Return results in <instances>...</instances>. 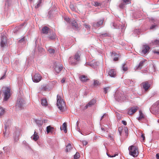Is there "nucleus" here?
I'll list each match as a JSON object with an SVG mask.
<instances>
[{
	"mask_svg": "<svg viewBox=\"0 0 159 159\" xmlns=\"http://www.w3.org/2000/svg\"><path fill=\"white\" fill-rule=\"evenodd\" d=\"M57 106L58 108L61 112L63 111L66 108L65 102L59 95L57 96Z\"/></svg>",
	"mask_w": 159,
	"mask_h": 159,
	"instance_id": "1",
	"label": "nucleus"
},
{
	"mask_svg": "<svg viewBox=\"0 0 159 159\" xmlns=\"http://www.w3.org/2000/svg\"><path fill=\"white\" fill-rule=\"evenodd\" d=\"M129 155L134 157H137L139 154V149L138 148L134 146L131 145L129 146L128 148Z\"/></svg>",
	"mask_w": 159,
	"mask_h": 159,
	"instance_id": "2",
	"label": "nucleus"
},
{
	"mask_svg": "<svg viewBox=\"0 0 159 159\" xmlns=\"http://www.w3.org/2000/svg\"><path fill=\"white\" fill-rule=\"evenodd\" d=\"M16 110H20L23 108L25 106V102L22 97H18L16 103Z\"/></svg>",
	"mask_w": 159,
	"mask_h": 159,
	"instance_id": "3",
	"label": "nucleus"
},
{
	"mask_svg": "<svg viewBox=\"0 0 159 159\" xmlns=\"http://www.w3.org/2000/svg\"><path fill=\"white\" fill-rule=\"evenodd\" d=\"M151 112L153 114L159 113V100L154 104L150 108Z\"/></svg>",
	"mask_w": 159,
	"mask_h": 159,
	"instance_id": "4",
	"label": "nucleus"
},
{
	"mask_svg": "<svg viewBox=\"0 0 159 159\" xmlns=\"http://www.w3.org/2000/svg\"><path fill=\"white\" fill-rule=\"evenodd\" d=\"M80 51H78L75 54L74 58L70 57L69 59V62L71 65H75L76 63V62L74 61V60H76L77 61H79L80 59Z\"/></svg>",
	"mask_w": 159,
	"mask_h": 159,
	"instance_id": "5",
	"label": "nucleus"
},
{
	"mask_svg": "<svg viewBox=\"0 0 159 159\" xmlns=\"http://www.w3.org/2000/svg\"><path fill=\"white\" fill-rule=\"evenodd\" d=\"M3 89H4L3 93L4 94V100L7 101L10 96V89L9 88L7 87H5Z\"/></svg>",
	"mask_w": 159,
	"mask_h": 159,
	"instance_id": "6",
	"label": "nucleus"
},
{
	"mask_svg": "<svg viewBox=\"0 0 159 159\" xmlns=\"http://www.w3.org/2000/svg\"><path fill=\"white\" fill-rule=\"evenodd\" d=\"M141 85L145 91H147L151 86L150 84L148 81L144 82L142 83L141 84Z\"/></svg>",
	"mask_w": 159,
	"mask_h": 159,
	"instance_id": "7",
	"label": "nucleus"
},
{
	"mask_svg": "<svg viewBox=\"0 0 159 159\" xmlns=\"http://www.w3.org/2000/svg\"><path fill=\"white\" fill-rule=\"evenodd\" d=\"M63 68L62 65L60 63H55L54 70L57 73H59Z\"/></svg>",
	"mask_w": 159,
	"mask_h": 159,
	"instance_id": "8",
	"label": "nucleus"
},
{
	"mask_svg": "<svg viewBox=\"0 0 159 159\" xmlns=\"http://www.w3.org/2000/svg\"><path fill=\"white\" fill-rule=\"evenodd\" d=\"M42 77L41 75L38 73H36L32 78L33 81L34 82H39L41 80Z\"/></svg>",
	"mask_w": 159,
	"mask_h": 159,
	"instance_id": "9",
	"label": "nucleus"
},
{
	"mask_svg": "<svg viewBox=\"0 0 159 159\" xmlns=\"http://www.w3.org/2000/svg\"><path fill=\"white\" fill-rule=\"evenodd\" d=\"M103 21L104 20H101L97 23H93L92 25L95 28H98L102 25Z\"/></svg>",
	"mask_w": 159,
	"mask_h": 159,
	"instance_id": "10",
	"label": "nucleus"
},
{
	"mask_svg": "<svg viewBox=\"0 0 159 159\" xmlns=\"http://www.w3.org/2000/svg\"><path fill=\"white\" fill-rule=\"evenodd\" d=\"M138 109L139 107L137 106L132 107L128 110V114L129 115H132L136 112Z\"/></svg>",
	"mask_w": 159,
	"mask_h": 159,
	"instance_id": "11",
	"label": "nucleus"
},
{
	"mask_svg": "<svg viewBox=\"0 0 159 159\" xmlns=\"http://www.w3.org/2000/svg\"><path fill=\"white\" fill-rule=\"evenodd\" d=\"M119 55L114 52H112L111 54V57L115 61H117L118 60Z\"/></svg>",
	"mask_w": 159,
	"mask_h": 159,
	"instance_id": "12",
	"label": "nucleus"
},
{
	"mask_svg": "<svg viewBox=\"0 0 159 159\" xmlns=\"http://www.w3.org/2000/svg\"><path fill=\"white\" fill-rule=\"evenodd\" d=\"M96 101L95 99H94L91 100L85 106V108H87L88 107H91L94 105L96 102Z\"/></svg>",
	"mask_w": 159,
	"mask_h": 159,
	"instance_id": "13",
	"label": "nucleus"
},
{
	"mask_svg": "<svg viewBox=\"0 0 159 159\" xmlns=\"http://www.w3.org/2000/svg\"><path fill=\"white\" fill-rule=\"evenodd\" d=\"M7 41L5 37L3 36L1 37V46L2 47H4L7 43Z\"/></svg>",
	"mask_w": 159,
	"mask_h": 159,
	"instance_id": "14",
	"label": "nucleus"
},
{
	"mask_svg": "<svg viewBox=\"0 0 159 159\" xmlns=\"http://www.w3.org/2000/svg\"><path fill=\"white\" fill-rule=\"evenodd\" d=\"M150 48L147 45H144L143 47L142 52L144 54H145L148 52Z\"/></svg>",
	"mask_w": 159,
	"mask_h": 159,
	"instance_id": "15",
	"label": "nucleus"
},
{
	"mask_svg": "<svg viewBox=\"0 0 159 159\" xmlns=\"http://www.w3.org/2000/svg\"><path fill=\"white\" fill-rule=\"evenodd\" d=\"M109 75L111 77H114L116 76V71L115 69H111L108 71Z\"/></svg>",
	"mask_w": 159,
	"mask_h": 159,
	"instance_id": "16",
	"label": "nucleus"
},
{
	"mask_svg": "<svg viewBox=\"0 0 159 159\" xmlns=\"http://www.w3.org/2000/svg\"><path fill=\"white\" fill-rule=\"evenodd\" d=\"M144 62V61H141L139 63V64L135 67L134 69L135 70H140L143 66Z\"/></svg>",
	"mask_w": 159,
	"mask_h": 159,
	"instance_id": "17",
	"label": "nucleus"
},
{
	"mask_svg": "<svg viewBox=\"0 0 159 159\" xmlns=\"http://www.w3.org/2000/svg\"><path fill=\"white\" fill-rule=\"evenodd\" d=\"M80 80L82 82H86L87 80H89V79L87 76L85 75H82L80 76Z\"/></svg>",
	"mask_w": 159,
	"mask_h": 159,
	"instance_id": "18",
	"label": "nucleus"
},
{
	"mask_svg": "<svg viewBox=\"0 0 159 159\" xmlns=\"http://www.w3.org/2000/svg\"><path fill=\"white\" fill-rule=\"evenodd\" d=\"M33 140L35 141H37L39 138V136L38 135V133L35 131L34 132V134L33 136L31 137Z\"/></svg>",
	"mask_w": 159,
	"mask_h": 159,
	"instance_id": "19",
	"label": "nucleus"
},
{
	"mask_svg": "<svg viewBox=\"0 0 159 159\" xmlns=\"http://www.w3.org/2000/svg\"><path fill=\"white\" fill-rule=\"evenodd\" d=\"M71 24L72 26L74 27L75 28L77 29L79 27L78 25L75 20H72L71 21Z\"/></svg>",
	"mask_w": 159,
	"mask_h": 159,
	"instance_id": "20",
	"label": "nucleus"
},
{
	"mask_svg": "<svg viewBox=\"0 0 159 159\" xmlns=\"http://www.w3.org/2000/svg\"><path fill=\"white\" fill-rule=\"evenodd\" d=\"M49 28L47 27L44 26L43 27L42 29V32L43 34H47L49 31Z\"/></svg>",
	"mask_w": 159,
	"mask_h": 159,
	"instance_id": "21",
	"label": "nucleus"
},
{
	"mask_svg": "<svg viewBox=\"0 0 159 159\" xmlns=\"http://www.w3.org/2000/svg\"><path fill=\"white\" fill-rule=\"evenodd\" d=\"M66 127V123H64L63 124L62 126L61 127L60 129L61 130H64V132L65 133H66L67 132Z\"/></svg>",
	"mask_w": 159,
	"mask_h": 159,
	"instance_id": "22",
	"label": "nucleus"
},
{
	"mask_svg": "<svg viewBox=\"0 0 159 159\" xmlns=\"http://www.w3.org/2000/svg\"><path fill=\"white\" fill-rule=\"evenodd\" d=\"M66 152H70V150L72 148V146L70 143H68L66 146Z\"/></svg>",
	"mask_w": 159,
	"mask_h": 159,
	"instance_id": "23",
	"label": "nucleus"
},
{
	"mask_svg": "<svg viewBox=\"0 0 159 159\" xmlns=\"http://www.w3.org/2000/svg\"><path fill=\"white\" fill-rule=\"evenodd\" d=\"M139 116L138 118V120H141L143 118H144L145 117V115L142 112V111H139Z\"/></svg>",
	"mask_w": 159,
	"mask_h": 159,
	"instance_id": "24",
	"label": "nucleus"
},
{
	"mask_svg": "<svg viewBox=\"0 0 159 159\" xmlns=\"http://www.w3.org/2000/svg\"><path fill=\"white\" fill-rule=\"evenodd\" d=\"M41 103L42 106H46L48 105V102L46 99H42L41 100Z\"/></svg>",
	"mask_w": 159,
	"mask_h": 159,
	"instance_id": "25",
	"label": "nucleus"
},
{
	"mask_svg": "<svg viewBox=\"0 0 159 159\" xmlns=\"http://www.w3.org/2000/svg\"><path fill=\"white\" fill-rule=\"evenodd\" d=\"M54 128L52 127L49 125L47 127V133H49L50 132H52L53 131Z\"/></svg>",
	"mask_w": 159,
	"mask_h": 159,
	"instance_id": "26",
	"label": "nucleus"
},
{
	"mask_svg": "<svg viewBox=\"0 0 159 159\" xmlns=\"http://www.w3.org/2000/svg\"><path fill=\"white\" fill-rule=\"evenodd\" d=\"M5 112V110L4 109L0 107V116L3 115Z\"/></svg>",
	"mask_w": 159,
	"mask_h": 159,
	"instance_id": "27",
	"label": "nucleus"
},
{
	"mask_svg": "<svg viewBox=\"0 0 159 159\" xmlns=\"http://www.w3.org/2000/svg\"><path fill=\"white\" fill-rule=\"evenodd\" d=\"M123 127L122 126L119 127L118 128V131H119L120 135H121L122 132L124 131Z\"/></svg>",
	"mask_w": 159,
	"mask_h": 159,
	"instance_id": "28",
	"label": "nucleus"
},
{
	"mask_svg": "<svg viewBox=\"0 0 159 159\" xmlns=\"http://www.w3.org/2000/svg\"><path fill=\"white\" fill-rule=\"evenodd\" d=\"M56 35L55 34H53L51 36H49V38L52 40H54L55 39Z\"/></svg>",
	"mask_w": 159,
	"mask_h": 159,
	"instance_id": "29",
	"label": "nucleus"
},
{
	"mask_svg": "<svg viewBox=\"0 0 159 159\" xmlns=\"http://www.w3.org/2000/svg\"><path fill=\"white\" fill-rule=\"evenodd\" d=\"M80 157V155L79 153L76 152L74 156V159H77Z\"/></svg>",
	"mask_w": 159,
	"mask_h": 159,
	"instance_id": "30",
	"label": "nucleus"
},
{
	"mask_svg": "<svg viewBox=\"0 0 159 159\" xmlns=\"http://www.w3.org/2000/svg\"><path fill=\"white\" fill-rule=\"evenodd\" d=\"M122 69L124 71H126L128 70V68L125 64H123L122 67Z\"/></svg>",
	"mask_w": 159,
	"mask_h": 159,
	"instance_id": "31",
	"label": "nucleus"
},
{
	"mask_svg": "<svg viewBox=\"0 0 159 159\" xmlns=\"http://www.w3.org/2000/svg\"><path fill=\"white\" fill-rule=\"evenodd\" d=\"M124 131L126 136H127L128 134V128L127 127H124Z\"/></svg>",
	"mask_w": 159,
	"mask_h": 159,
	"instance_id": "32",
	"label": "nucleus"
},
{
	"mask_svg": "<svg viewBox=\"0 0 159 159\" xmlns=\"http://www.w3.org/2000/svg\"><path fill=\"white\" fill-rule=\"evenodd\" d=\"M93 5L94 6L97 7L98 6H100L101 5V4L97 2H94Z\"/></svg>",
	"mask_w": 159,
	"mask_h": 159,
	"instance_id": "33",
	"label": "nucleus"
},
{
	"mask_svg": "<svg viewBox=\"0 0 159 159\" xmlns=\"http://www.w3.org/2000/svg\"><path fill=\"white\" fill-rule=\"evenodd\" d=\"M48 51L50 53H54L55 52V50L52 48H49L48 50Z\"/></svg>",
	"mask_w": 159,
	"mask_h": 159,
	"instance_id": "34",
	"label": "nucleus"
},
{
	"mask_svg": "<svg viewBox=\"0 0 159 159\" xmlns=\"http://www.w3.org/2000/svg\"><path fill=\"white\" fill-rule=\"evenodd\" d=\"M99 84V82L97 80H94L93 83V85L95 86H98Z\"/></svg>",
	"mask_w": 159,
	"mask_h": 159,
	"instance_id": "35",
	"label": "nucleus"
},
{
	"mask_svg": "<svg viewBox=\"0 0 159 159\" xmlns=\"http://www.w3.org/2000/svg\"><path fill=\"white\" fill-rule=\"evenodd\" d=\"M141 140L143 141V142H144L145 140V137L144 136V134H142L141 136Z\"/></svg>",
	"mask_w": 159,
	"mask_h": 159,
	"instance_id": "36",
	"label": "nucleus"
},
{
	"mask_svg": "<svg viewBox=\"0 0 159 159\" xmlns=\"http://www.w3.org/2000/svg\"><path fill=\"white\" fill-rule=\"evenodd\" d=\"M110 87H109L104 88V92L106 94L107 93V91L109 90Z\"/></svg>",
	"mask_w": 159,
	"mask_h": 159,
	"instance_id": "37",
	"label": "nucleus"
},
{
	"mask_svg": "<svg viewBox=\"0 0 159 159\" xmlns=\"http://www.w3.org/2000/svg\"><path fill=\"white\" fill-rule=\"evenodd\" d=\"M42 3V0H40L39 3L37 4V5L35 6V7L36 8H38L40 6V4Z\"/></svg>",
	"mask_w": 159,
	"mask_h": 159,
	"instance_id": "38",
	"label": "nucleus"
},
{
	"mask_svg": "<svg viewBox=\"0 0 159 159\" xmlns=\"http://www.w3.org/2000/svg\"><path fill=\"white\" fill-rule=\"evenodd\" d=\"M84 25L85 28H86L87 29H90V26L88 24H84Z\"/></svg>",
	"mask_w": 159,
	"mask_h": 159,
	"instance_id": "39",
	"label": "nucleus"
},
{
	"mask_svg": "<svg viewBox=\"0 0 159 159\" xmlns=\"http://www.w3.org/2000/svg\"><path fill=\"white\" fill-rule=\"evenodd\" d=\"M153 44L155 45H157L159 43V40H156L153 42Z\"/></svg>",
	"mask_w": 159,
	"mask_h": 159,
	"instance_id": "40",
	"label": "nucleus"
},
{
	"mask_svg": "<svg viewBox=\"0 0 159 159\" xmlns=\"http://www.w3.org/2000/svg\"><path fill=\"white\" fill-rule=\"evenodd\" d=\"M25 37H23L22 39H21L20 40H19V42L20 43H22L23 42H25Z\"/></svg>",
	"mask_w": 159,
	"mask_h": 159,
	"instance_id": "41",
	"label": "nucleus"
},
{
	"mask_svg": "<svg viewBox=\"0 0 159 159\" xmlns=\"http://www.w3.org/2000/svg\"><path fill=\"white\" fill-rule=\"evenodd\" d=\"M108 137L111 140L113 141L114 140L113 137L112 136H111V135H109Z\"/></svg>",
	"mask_w": 159,
	"mask_h": 159,
	"instance_id": "42",
	"label": "nucleus"
},
{
	"mask_svg": "<svg viewBox=\"0 0 159 159\" xmlns=\"http://www.w3.org/2000/svg\"><path fill=\"white\" fill-rule=\"evenodd\" d=\"M124 4L123 3H121L119 6V7L120 8H123L124 7Z\"/></svg>",
	"mask_w": 159,
	"mask_h": 159,
	"instance_id": "43",
	"label": "nucleus"
},
{
	"mask_svg": "<svg viewBox=\"0 0 159 159\" xmlns=\"http://www.w3.org/2000/svg\"><path fill=\"white\" fill-rule=\"evenodd\" d=\"M70 8L73 10H75V7H74V6L72 5V4H71V5H70Z\"/></svg>",
	"mask_w": 159,
	"mask_h": 159,
	"instance_id": "44",
	"label": "nucleus"
},
{
	"mask_svg": "<svg viewBox=\"0 0 159 159\" xmlns=\"http://www.w3.org/2000/svg\"><path fill=\"white\" fill-rule=\"evenodd\" d=\"M123 2L125 3L126 4H129V0H122Z\"/></svg>",
	"mask_w": 159,
	"mask_h": 159,
	"instance_id": "45",
	"label": "nucleus"
},
{
	"mask_svg": "<svg viewBox=\"0 0 159 159\" xmlns=\"http://www.w3.org/2000/svg\"><path fill=\"white\" fill-rule=\"evenodd\" d=\"M82 143L84 145H86L88 143L86 141L84 140L83 141Z\"/></svg>",
	"mask_w": 159,
	"mask_h": 159,
	"instance_id": "46",
	"label": "nucleus"
},
{
	"mask_svg": "<svg viewBox=\"0 0 159 159\" xmlns=\"http://www.w3.org/2000/svg\"><path fill=\"white\" fill-rule=\"evenodd\" d=\"M61 82L62 83H64L65 82V79L63 78L61 80Z\"/></svg>",
	"mask_w": 159,
	"mask_h": 159,
	"instance_id": "47",
	"label": "nucleus"
},
{
	"mask_svg": "<svg viewBox=\"0 0 159 159\" xmlns=\"http://www.w3.org/2000/svg\"><path fill=\"white\" fill-rule=\"evenodd\" d=\"M122 123L125 125H127V122L126 121L124 120H122Z\"/></svg>",
	"mask_w": 159,
	"mask_h": 159,
	"instance_id": "48",
	"label": "nucleus"
},
{
	"mask_svg": "<svg viewBox=\"0 0 159 159\" xmlns=\"http://www.w3.org/2000/svg\"><path fill=\"white\" fill-rule=\"evenodd\" d=\"M156 25H152V26H151L150 27V29H152L156 27Z\"/></svg>",
	"mask_w": 159,
	"mask_h": 159,
	"instance_id": "49",
	"label": "nucleus"
},
{
	"mask_svg": "<svg viewBox=\"0 0 159 159\" xmlns=\"http://www.w3.org/2000/svg\"><path fill=\"white\" fill-rule=\"evenodd\" d=\"M108 156L109 157H115V156H116L117 155H118V154H114L113 155H112V156H109V155H108L107 154Z\"/></svg>",
	"mask_w": 159,
	"mask_h": 159,
	"instance_id": "50",
	"label": "nucleus"
},
{
	"mask_svg": "<svg viewBox=\"0 0 159 159\" xmlns=\"http://www.w3.org/2000/svg\"><path fill=\"white\" fill-rule=\"evenodd\" d=\"M64 19H65V20L67 22H68V21H69V20H70V19H69V18H66V17L65 18H64Z\"/></svg>",
	"mask_w": 159,
	"mask_h": 159,
	"instance_id": "51",
	"label": "nucleus"
},
{
	"mask_svg": "<svg viewBox=\"0 0 159 159\" xmlns=\"http://www.w3.org/2000/svg\"><path fill=\"white\" fill-rule=\"evenodd\" d=\"M156 157L157 159H159V153H157L156 154Z\"/></svg>",
	"mask_w": 159,
	"mask_h": 159,
	"instance_id": "52",
	"label": "nucleus"
},
{
	"mask_svg": "<svg viewBox=\"0 0 159 159\" xmlns=\"http://www.w3.org/2000/svg\"><path fill=\"white\" fill-rule=\"evenodd\" d=\"M5 74L4 75L2 76L1 77V79H1V80H2V79H4V78H5Z\"/></svg>",
	"mask_w": 159,
	"mask_h": 159,
	"instance_id": "53",
	"label": "nucleus"
},
{
	"mask_svg": "<svg viewBox=\"0 0 159 159\" xmlns=\"http://www.w3.org/2000/svg\"><path fill=\"white\" fill-rule=\"evenodd\" d=\"M154 52L155 53H156L157 54H159V52H157V51H155Z\"/></svg>",
	"mask_w": 159,
	"mask_h": 159,
	"instance_id": "54",
	"label": "nucleus"
},
{
	"mask_svg": "<svg viewBox=\"0 0 159 159\" xmlns=\"http://www.w3.org/2000/svg\"><path fill=\"white\" fill-rule=\"evenodd\" d=\"M105 114H104L103 116H102L101 120H102L104 116H105Z\"/></svg>",
	"mask_w": 159,
	"mask_h": 159,
	"instance_id": "55",
	"label": "nucleus"
},
{
	"mask_svg": "<svg viewBox=\"0 0 159 159\" xmlns=\"http://www.w3.org/2000/svg\"><path fill=\"white\" fill-rule=\"evenodd\" d=\"M101 129L102 131H105V130H104V129L103 127L101 128Z\"/></svg>",
	"mask_w": 159,
	"mask_h": 159,
	"instance_id": "56",
	"label": "nucleus"
},
{
	"mask_svg": "<svg viewBox=\"0 0 159 159\" xmlns=\"http://www.w3.org/2000/svg\"><path fill=\"white\" fill-rule=\"evenodd\" d=\"M31 1L32 0H30Z\"/></svg>",
	"mask_w": 159,
	"mask_h": 159,
	"instance_id": "57",
	"label": "nucleus"
}]
</instances>
